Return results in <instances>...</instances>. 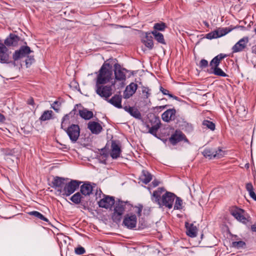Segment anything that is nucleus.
<instances>
[{"label":"nucleus","mask_w":256,"mask_h":256,"mask_svg":"<svg viewBox=\"0 0 256 256\" xmlns=\"http://www.w3.org/2000/svg\"><path fill=\"white\" fill-rule=\"evenodd\" d=\"M96 74H98L96 84V93L112 104V98H108L112 94V84L102 86L107 84L112 79V64L105 62Z\"/></svg>","instance_id":"1"},{"label":"nucleus","mask_w":256,"mask_h":256,"mask_svg":"<svg viewBox=\"0 0 256 256\" xmlns=\"http://www.w3.org/2000/svg\"><path fill=\"white\" fill-rule=\"evenodd\" d=\"M165 192V190L162 188H159L154 191L152 196V200L156 203L160 208L165 206L169 209L172 208L176 196L171 192Z\"/></svg>","instance_id":"2"},{"label":"nucleus","mask_w":256,"mask_h":256,"mask_svg":"<svg viewBox=\"0 0 256 256\" xmlns=\"http://www.w3.org/2000/svg\"><path fill=\"white\" fill-rule=\"evenodd\" d=\"M116 62H117L116 59H113V64L114 67L113 88L115 89H120L123 88L126 84V70L125 68H122Z\"/></svg>","instance_id":"3"},{"label":"nucleus","mask_w":256,"mask_h":256,"mask_svg":"<svg viewBox=\"0 0 256 256\" xmlns=\"http://www.w3.org/2000/svg\"><path fill=\"white\" fill-rule=\"evenodd\" d=\"M83 182L76 180H70L65 183L62 189L60 190V194L62 197H68L74 193Z\"/></svg>","instance_id":"4"},{"label":"nucleus","mask_w":256,"mask_h":256,"mask_svg":"<svg viewBox=\"0 0 256 256\" xmlns=\"http://www.w3.org/2000/svg\"><path fill=\"white\" fill-rule=\"evenodd\" d=\"M79 115L82 118L85 120H89L94 116L92 111L87 108H82L81 104H76L73 110L70 112V114Z\"/></svg>","instance_id":"5"},{"label":"nucleus","mask_w":256,"mask_h":256,"mask_svg":"<svg viewBox=\"0 0 256 256\" xmlns=\"http://www.w3.org/2000/svg\"><path fill=\"white\" fill-rule=\"evenodd\" d=\"M32 51L30 48L28 46H22L20 47L19 50H16L12 55L14 61L12 62V64L16 66V61H17L22 58L26 57Z\"/></svg>","instance_id":"6"},{"label":"nucleus","mask_w":256,"mask_h":256,"mask_svg":"<svg viewBox=\"0 0 256 256\" xmlns=\"http://www.w3.org/2000/svg\"><path fill=\"white\" fill-rule=\"evenodd\" d=\"M66 132L72 142L75 143L80 136L79 126L78 124H72L66 130Z\"/></svg>","instance_id":"7"},{"label":"nucleus","mask_w":256,"mask_h":256,"mask_svg":"<svg viewBox=\"0 0 256 256\" xmlns=\"http://www.w3.org/2000/svg\"><path fill=\"white\" fill-rule=\"evenodd\" d=\"M68 180V178L56 176L52 181L50 186L60 194V190L64 186L65 181Z\"/></svg>","instance_id":"8"},{"label":"nucleus","mask_w":256,"mask_h":256,"mask_svg":"<svg viewBox=\"0 0 256 256\" xmlns=\"http://www.w3.org/2000/svg\"><path fill=\"white\" fill-rule=\"evenodd\" d=\"M230 32L228 28H218L217 30L206 34V38L209 40L216 38L222 36Z\"/></svg>","instance_id":"9"},{"label":"nucleus","mask_w":256,"mask_h":256,"mask_svg":"<svg viewBox=\"0 0 256 256\" xmlns=\"http://www.w3.org/2000/svg\"><path fill=\"white\" fill-rule=\"evenodd\" d=\"M137 222L136 216L133 214H128L123 220V224L128 228L132 229L136 226Z\"/></svg>","instance_id":"10"},{"label":"nucleus","mask_w":256,"mask_h":256,"mask_svg":"<svg viewBox=\"0 0 256 256\" xmlns=\"http://www.w3.org/2000/svg\"><path fill=\"white\" fill-rule=\"evenodd\" d=\"M244 210L237 208H232L230 210L231 214L238 220L244 224L247 222L246 218L244 216Z\"/></svg>","instance_id":"11"},{"label":"nucleus","mask_w":256,"mask_h":256,"mask_svg":"<svg viewBox=\"0 0 256 256\" xmlns=\"http://www.w3.org/2000/svg\"><path fill=\"white\" fill-rule=\"evenodd\" d=\"M138 89L137 84L131 82L127 86L124 92L123 97L125 99H128L132 97Z\"/></svg>","instance_id":"12"},{"label":"nucleus","mask_w":256,"mask_h":256,"mask_svg":"<svg viewBox=\"0 0 256 256\" xmlns=\"http://www.w3.org/2000/svg\"><path fill=\"white\" fill-rule=\"evenodd\" d=\"M204 156L210 159L213 158H220L223 156L222 152L219 149L218 150H214L213 149H206L202 152Z\"/></svg>","instance_id":"13"},{"label":"nucleus","mask_w":256,"mask_h":256,"mask_svg":"<svg viewBox=\"0 0 256 256\" xmlns=\"http://www.w3.org/2000/svg\"><path fill=\"white\" fill-rule=\"evenodd\" d=\"M248 42V38L244 37L241 38L232 47V52H238L242 51L246 47Z\"/></svg>","instance_id":"14"},{"label":"nucleus","mask_w":256,"mask_h":256,"mask_svg":"<svg viewBox=\"0 0 256 256\" xmlns=\"http://www.w3.org/2000/svg\"><path fill=\"white\" fill-rule=\"evenodd\" d=\"M20 38L14 33H10L4 40V44L7 46H16L18 45Z\"/></svg>","instance_id":"15"},{"label":"nucleus","mask_w":256,"mask_h":256,"mask_svg":"<svg viewBox=\"0 0 256 256\" xmlns=\"http://www.w3.org/2000/svg\"><path fill=\"white\" fill-rule=\"evenodd\" d=\"M110 202H112V196H108L101 199L98 202V204L100 208H104L111 211L112 210V204H110Z\"/></svg>","instance_id":"16"},{"label":"nucleus","mask_w":256,"mask_h":256,"mask_svg":"<svg viewBox=\"0 0 256 256\" xmlns=\"http://www.w3.org/2000/svg\"><path fill=\"white\" fill-rule=\"evenodd\" d=\"M80 186V192L84 196H89L92 194V186L90 182H84Z\"/></svg>","instance_id":"17"},{"label":"nucleus","mask_w":256,"mask_h":256,"mask_svg":"<svg viewBox=\"0 0 256 256\" xmlns=\"http://www.w3.org/2000/svg\"><path fill=\"white\" fill-rule=\"evenodd\" d=\"M185 226L186 229V234L191 237L194 238L196 236L198 228L193 224H190L188 222L185 223Z\"/></svg>","instance_id":"18"},{"label":"nucleus","mask_w":256,"mask_h":256,"mask_svg":"<svg viewBox=\"0 0 256 256\" xmlns=\"http://www.w3.org/2000/svg\"><path fill=\"white\" fill-rule=\"evenodd\" d=\"M126 202L122 201H118V202L115 203L114 200L113 198V206L114 207V214L120 216L124 211V206Z\"/></svg>","instance_id":"19"},{"label":"nucleus","mask_w":256,"mask_h":256,"mask_svg":"<svg viewBox=\"0 0 256 256\" xmlns=\"http://www.w3.org/2000/svg\"><path fill=\"white\" fill-rule=\"evenodd\" d=\"M109 156L112 157V151H108L106 148H104L100 150L98 160L101 163L106 164V161Z\"/></svg>","instance_id":"20"},{"label":"nucleus","mask_w":256,"mask_h":256,"mask_svg":"<svg viewBox=\"0 0 256 256\" xmlns=\"http://www.w3.org/2000/svg\"><path fill=\"white\" fill-rule=\"evenodd\" d=\"M124 109L128 112L130 116L137 119L141 118V114L138 110L133 106H124Z\"/></svg>","instance_id":"21"},{"label":"nucleus","mask_w":256,"mask_h":256,"mask_svg":"<svg viewBox=\"0 0 256 256\" xmlns=\"http://www.w3.org/2000/svg\"><path fill=\"white\" fill-rule=\"evenodd\" d=\"M185 138L184 135L180 131H176L170 138V142L174 145Z\"/></svg>","instance_id":"22"},{"label":"nucleus","mask_w":256,"mask_h":256,"mask_svg":"<svg viewBox=\"0 0 256 256\" xmlns=\"http://www.w3.org/2000/svg\"><path fill=\"white\" fill-rule=\"evenodd\" d=\"M122 153V144L119 141L113 140V159L120 158Z\"/></svg>","instance_id":"23"},{"label":"nucleus","mask_w":256,"mask_h":256,"mask_svg":"<svg viewBox=\"0 0 256 256\" xmlns=\"http://www.w3.org/2000/svg\"><path fill=\"white\" fill-rule=\"evenodd\" d=\"M88 128L93 134H98L102 130V127L100 124L96 122H90Z\"/></svg>","instance_id":"24"},{"label":"nucleus","mask_w":256,"mask_h":256,"mask_svg":"<svg viewBox=\"0 0 256 256\" xmlns=\"http://www.w3.org/2000/svg\"><path fill=\"white\" fill-rule=\"evenodd\" d=\"M176 110L174 109H169L162 114V118L164 121L168 122L174 118Z\"/></svg>","instance_id":"25"},{"label":"nucleus","mask_w":256,"mask_h":256,"mask_svg":"<svg viewBox=\"0 0 256 256\" xmlns=\"http://www.w3.org/2000/svg\"><path fill=\"white\" fill-rule=\"evenodd\" d=\"M10 54L8 50L0 52V62L2 64H10L12 61L10 60Z\"/></svg>","instance_id":"26"},{"label":"nucleus","mask_w":256,"mask_h":256,"mask_svg":"<svg viewBox=\"0 0 256 256\" xmlns=\"http://www.w3.org/2000/svg\"><path fill=\"white\" fill-rule=\"evenodd\" d=\"M84 196L80 194V192H76L73 194L70 198V200L76 204H82L83 198Z\"/></svg>","instance_id":"27"},{"label":"nucleus","mask_w":256,"mask_h":256,"mask_svg":"<svg viewBox=\"0 0 256 256\" xmlns=\"http://www.w3.org/2000/svg\"><path fill=\"white\" fill-rule=\"evenodd\" d=\"M140 179L143 183L147 184L152 180V175L148 171L143 170Z\"/></svg>","instance_id":"28"},{"label":"nucleus","mask_w":256,"mask_h":256,"mask_svg":"<svg viewBox=\"0 0 256 256\" xmlns=\"http://www.w3.org/2000/svg\"><path fill=\"white\" fill-rule=\"evenodd\" d=\"M225 57V55L220 54L215 56L210 62V66L212 68L218 67L220 61Z\"/></svg>","instance_id":"29"},{"label":"nucleus","mask_w":256,"mask_h":256,"mask_svg":"<svg viewBox=\"0 0 256 256\" xmlns=\"http://www.w3.org/2000/svg\"><path fill=\"white\" fill-rule=\"evenodd\" d=\"M28 214L30 216H34L36 218L40 220H44L46 222H49V220L46 218L40 212L38 211H35V210L32 211V212H28Z\"/></svg>","instance_id":"30"},{"label":"nucleus","mask_w":256,"mask_h":256,"mask_svg":"<svg viewBox=\"0 0 256 256\" xmlns=\"http://www.w3.org/2000/svg\"><path fill=\"white\" fill-rule=\"evenodd\" d=\"M152 34L154 36V38L160 43L162 44H165V41L164 36L162 34L156 32V30H153L152 32Z\"/></svg>","instance_id":"31"},{"label":"nucleus","mask_w":256,"mask_h":256,"mask_svg":"<svg viewBox=\"0 0 256 256\" xmlns=\"http://www.w3.org/2000/svg\"><path fill=\"white\" fill-rule=\"evenodd\" d=\"M52 113L53 112L51 110H45L40 118V120L41 121H46L50 120L52 118Z\"/></svg>","instance_id":"32"},{"label":"nucleus","mask_w":256,"mask_h":256,"mask_svg":"<svg viewBox=\"0 0 256 256\" xmlns=\"http://www.w3.org/2000/svg\"><path fill=\"white\" fill-rule=\"evenodd\" d=\"M174 200L175 203L174 206V209L177 210H182L183 208L182 200L180 197L176 196Z\"/></svg>","instance_id":"33"},{"label":"nucleus","mask_w":256,"mask_h":256,"mask_svg":"<svg viewBox=\"0 0 256 256\" xmlns=\"http://www.w3.org/2000/svg\"><path fill=\"white\" fill-rule=\"evenodd\" d=\"M122 96H113V106H114L120 108H122Z\"/></svg>","instance_id":"34"},{"label":"nucleus","mask_w":256,"mask_h":256,"mask_svg":"<svg viewBox=\"0 0 256 256\" xmlns=\"http://www.w3.org/2000/svg\"><path fill=\"white\" fill-rule=\"evenodd\" d=\"M166 28V25L165 23L162 22H158L154 24V30L158 31H164Z\"/></svg>","instance_id":"35"},{"label":"nucleus","mask_w":256,"mask_h":256,"mask_svg":"<svg viewBox=\"0 0 256 256\" xmlns=\"http://www.w3.org/2000/svg\"><path fill=\"white\" fill-rule=\"evenodd\" d=\"M16 150L15 148L12 149H6L4 150V154L6 156H11L17 158Z\"/></svg>","instance_id":"36"},{"label":"nucleus","mask_w":256,"mask_h":256,"mask_svg":"<svg viewBox=\"0 0 256 256\" xmlns=\"http://www.w3.org/2000/svg\"><path fill=\"white\" fill-rule=\"evenodd\" d=\"M202 124L204 126L212 130H214L215 129V124L211 121L208 120H204L202 122Z\"/></svg>","instance_id":"37"},{"label":"nucleus","mask_w":256,"mask_h":256,"mask_svg":"<svg viewBox=\"0 0 256 256\" xmlns=\"http://www.w3.org/2000/svg\"><path fill=\"white\" fill-rule=\"evenodd\" d=\"M144 44L148 48L152 49L154 46L153 40L148 38V36L146 38V39L142 40Z\"/></svg>","instance_id":"38"},{"label":"nucleus","mask_w":256,"mask_h":256,"mask_svg":"<svg viewBox=\"0 0 256 256\" xmlns=\"http://www.w3.org/2000/svg\"><path fill=\"white\" fill-rule=\"evenodd\" d=\"M160 128V125L159 123H156L151 128H150L148 132L156 136V132Z\"/></svg>","instance_id":"39"},{"label":"nucleus","mask_w":256,"mask_h":256,"mask_svg":"<svg viewBox=\"0 0 256 256\" xmlns=\"http://www.w3.org/2000/svg\"><path fill=\"white\" fill-rule=\"evenodd\" d=\"M62 103L58 100L54 101L52 104L51 108L56 112L60 111V108L61 106Z\"/></svg>","instance_id":"40"},{"label":"nucleus","mask_w":256,"mask_h":256,"mask_svg":"<svg viewBox=\"0 0 256 256\" xmlns=\"http://www.w3.org/2000/svg\"><path fill=\"white\" fill-rule=\"evenodd\" d=\"M25 60L26 65V68L30 67L32 64L34 62V56L28 55Z\"/></svg>","instance_id":"41"},{"label":"nucleus","mask_w":256,"mask_h":256,"mask_svg":"<svg viewBox=\"0 0 256 256\" xmlns=\"http://www.w3.org/2000/svg\"><path fill=\"white\" fill-rule=\"evenodd\" d=\"M213 68H214V74L219 76H226V74L224 73V72H223V70L221 68H220L218 67H216Z\"/></svg>","instance_id":"42"},{"label":"nucleus","mask_w":256,"mask_h":256,"mask_svg":"<svg viewBox=\"0 0 256 256\" xmlns=\"http://www.w3.org/2000/svg\"><path fill=\"white\" fill-rule=\"evenodd\" d=\"M244 246L245 242L243 241L234 242L232 243V247L238 249L243 248Z\"/></svg>","instance_id":"43"},{"label":"nucleus","mask_w":256,"mask_h":256,"mask_svg":"<svg viewBox=\"0 0 256 256\" xmlns=\"http://www.w3.org/2000/svg\"><path fill=\"white\" fill-rule=\"evenodd\" d=\"M142 209V206L138 204V206H135L133 208V211L137 214L138 216H140Z\"/></svg>","instance_id":"44"},{"label":"nucleus","mask_w":256,"mask_h":256,"mask_svg":"<svg viewBox=\"0 0 256 256\" xmlns=\"http://www.w3.org/2000/svg\"><path fill=\"white\" fill-rule=\"evenodd\" d=\"M142 209V206L138 204V206H135L133 208V211L137 214L138 216H140Z\"/></svg>","instance_id":"45"},{"label":"nucleus","mask_w":256,"mask_h":256,"mask_svg":"<svg viewBox=\"0 0 256 256\" xmlns=\"http://www.w3.org/2000/svg\"><path fill=\"white\" fill-rule=\"evenodd\" d=\"M74 252L76 254L80 255L85 253L86 250L82 246H79L75 248Z\"/></svg>","instance_id":"46"},{"label":"nucleus","mask_w":256,"mask_h":256,"mask_svg":"<svg viewBox=\"0 0 256 256\" xmlns=\"http://www.w3.org/2000/svg\"><path fill=\"white\" fill-rule=\"evenodd\" d=\"M150 90L148 88L146 87H143L142 89V92L144 94V97L146 98L150 97Z\"/></svg>","instance_id":"47"},{"label":"nucleus","mask_w":256,"mask_h":256,"mask_svg":"<svg viewBox=\"0 0 256 256\" xmlns=\"http://www.w3.org/2000/svg\"><path fill=\"white\" fill-rule=\"evenodd\" d=\"M74 114L72 115L70 114V113L69 114H65L62 120V122H61V128H63L64 124V122L66 120H69L70 116H74Z\"/></svg>","instance_id":"48"},{"label":"nucleus","mask_w":256,"mask_h":256,"mask_svg":"<svg viewBox=\"0 0 256 256\" xmlns=\"http://www.w3.org/2000/svg\"><path fill=\"white\" fill-rule=\"evenodd\" d=\"M208 66V62L202 59L200 61V67L202 68H205Z\"/></svg>","instance_id":"49"},{"label":"nucleus","mask_w":256,"mask_h":256,"mask_svg":"<svg viewBox=\"0 0 256 256\" xmlns=\"http://www.w3.org/2000/svg\"><path fill=\"white\" fill-rule=\"evenodd\" d=\"M4 44H4L2 41L0 40V52L4 50H7L8 48Z\"/></svg>","instance_id":"50"},{"label":"nucleus","mask_w":256,"mask_h":256,"mask_svg":"<svg viewBox=\"0 0 256 256\" xmlns=\"http://www.w3.org/2000/svg\"><path fill=\"white\" fill-rule=\"evenodd\" d=\"M246 189L248 192L254 190L252 184L251 183H248L246 184Z\"/></svg>","instance_id":"51"},{"label":"nucleus","mask_w":256,"mask_h":256,"mask_svg":"<svg viewBox=\"0 0 256 256\" xmlns=\"http://www.w3.org/2000/svg\"><path fill=\"white\" fill-rule=\"evenodd\" d=\"M160 91L162 92V94H164V95L168 94L170 97H172V94H168V91L167 90H166L164 88H161Z\"/></svg>","instance_id":"52"},{"label":"nucleus","mask_w":256,"mask_h":256,"mask_svg":"<svg viewBox=\"0 0 256 256\" xmlns=\"http://www.w3.org/2000/svg\"><path fill=\"white\" fill-rule=\"evenodd\" d=\"M250 196L254 200H256V195L254 191V190L252 191L248 192Z\"/></svg>","instance_id":"53"},{"label":"nucleus","mask_w":256,"mask_h":256,"mask_svg":"<svg viewBox=\"0 0 256 256\" xmlns=\"http://www.w3.org/2000/svg\"><path fill=\"white\" fill-rule=\"evenodd\" d=\"M6 120V118L4 114L0 113V122H4Z\"/></svg>","instance_id":"54"},{"label":"nucleus","mask_w":256,"mask_h":256,"mask_svg":"<svg viewBox=\"0 0 256 256\" xmlns=\"http://www.w3.org/2000/svg\"><path fill=\"white\" fill-rule=\"evenodd\" d=\"M28 104L30 105H32V106H33L34 104V99L32 98H31L30 99H29L28 100Z\"/></svg>","instance_id":"55"},{"label":"nucleus","mask_w":256,"mask_h":256,"mask_svg":"<svg viewBox=\"0 0 256 256\" xmlns=\"http://www.w3.org/2000/svg\"><path fill=\"white\" fill-rule=\"evenodd\" d=\"M152 185L154 186V187H156V186H158L159 184V182L157 180H154L152 182Z\"/></svg>","instance_id":"56"},{"label":"nucleus","mask_w":256,"mask_h":256,"mask_svg":"<svg viewBox=\"0 0 256 256\" xmlns=\"http://www.w3.org/2000/svg\"><path fill=\"white\" fill-rule=\"evenodd\" d=\"M104 252L108 254H112V252L110 250L106 249V250H104Z\"/></svg>","instance_id":"57"},{"label":"nucleus","mask_w":256,"mask_h":256,"mask_svg":"<svg viewBox=\"0 0 256 256\" xmlns=\"http://www.w3.org/2000/svg\"><path fill=\"white\" fill-rule=\"evenodd\" d=\"M251 228L253 232H256V225L252 226Z\"/></svg>","instance_id":"58"},{"label":"nucleus","mask_w":256,"mask_h":256,"mask_svg":"<svg viewBox=\"0 0 256 256\" xmlns=\"http://www.w3.org/2000/svg\"><path fill=\"white\" fill-rule=\"evenodd\" d=\"M245 166H246V168H249V164H246L245 165Z\"/></svg>","instance_id":"59"},{"label":"nucleus","mask_w":256,"mask_h":256,"mask_svg":"<svg viewBox=\"0 0 256 256\" xmlns=\"http://www.w3.org/2000/svg\"><path fill=\"white\" fill-rule=\"evenodd\" d=\"M76 88H77V86H78V84H76Z\"/></svg>","instance_id":"60"},{"label":"nucleus","mask_w":256,"mask_h":256,"mask_svg":"<svg viewBox=\"0 0 256 256\" xmlns=\"http://www.w3.org/2000/svg\"><path fill=\"white\" fill-rule=\"evenodd\" d=\"M254 32H255L256 34V28H254Z\"/></svg>","instance_id":"61"},{"label":"nucleus","mask_w":256,"mask_h":256,"mask_svg":"<svg viewBox=\"0 0 256 256\" xmlns=\"http://www.w3.org/2000/svg\"><path fill=\"white\" fill-rule=\"evenodd\" d=\"M112 60V59H111V58H110L108 60L110 61V60Z\"/></svg>","instance_id":"62"},{"label":"nucleus","mask_w":256,"mask_h":256,"mask_svg":"<svg viewBox=\"0 0 256 256\" xmlns=\"http://www.w3.org/2000/svg\"><path fill=\"white\" fill-rule=\"evenodd\" d=\"M206 25L208 26V24L207 23L206 24Z\"/></svg>","instance_id":"63"}]
</instances>
